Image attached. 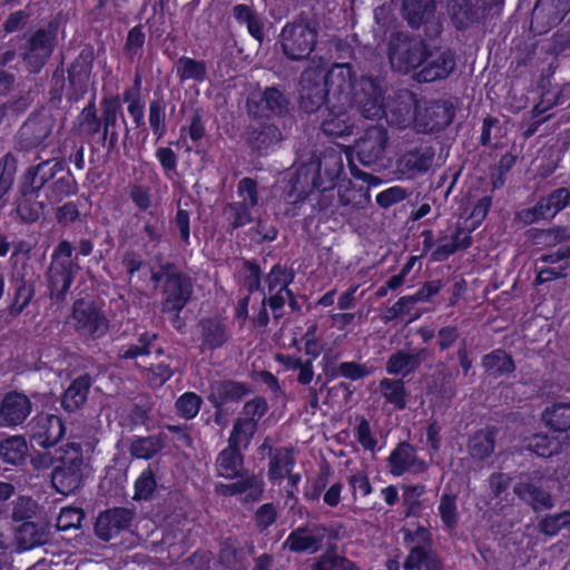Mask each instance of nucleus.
<instances>
[{
	"instance_id": "b1692460",
	"label": "nucleus",
	"mask_w": 570,
	"mask_h": 570,
	"mask_svg": "<svg viewBox=\"0 0 570 570\" xmlns=\"http://www.w3.org/2000/svg\"><path fill=\"white\" fill-rule=\"evenodd\" d=\"M131 514L126 509H114L101 513L96 521V532L104 539L109 540L118 530L127 527Z\"/></svg>"
},
{
	"instance_id": "69168bd1",
	"label": "nucleus",
	"mask_w": 570,
	"mask_h": 570,
	"mask_svg": "<svg viewBox=\"0 0 570 570\" xmlns=\"http://www.w3.org/2000/svg\"><path fill=\"white\" fill-rule=\"evenodd\" d=\"M262 110L281 112L284 105L283 95L276 88H267L261 99Z\"/></svg>"
},
{
	"instance_id": "39448f33",
	"label": "nucleus",
	"mask_w": 570,
	"mask_h": 570,
	"mask_svg": "<svg viewBox=\"0 0 570 570\" xmlns=\"http://www.w3.org/2000/svg\"><path fill=\"white\" fill-rule=\"evenodd\" d=\"M282 49L287 58L299 60L309 55L316 42V30L299 21L286 24L281 33Z\"/></svg>"
},
{
	"instance_id": "9b49d317",
	"label": "nucleus",
	"mask_w": 570,
	"mask_h": 570,
	"mask_svg": "<svg viewBox=\"0 0 570 570\" xmlns=\"http://www.w3.org/2000/svg\"><path fill=\"white\" fill-rule=\"evenodd\" d=\"M76 267L71 252H55L49 269L50 295L62 299L68 292Z\"/></svg>"
},
{
	"instance_id": "5701e85b",
	"label": "nucleus",
	"mask_w": 570,
	"mask_h": 570,
	"mask_svg": "<svg viewBox=\"0 0 570 570\" xmlns=\"http://www.w3.org/2000/svg\"><path fill=\"white\" fill-rule=\"evenodd\" d=\"M292 281V274L284 267L274 266L268 274L269 306L274 313L279 309L286 299L291 297L287 288Z\"/></svg>"
},
{
	"instance_id": "2eb2a0df",
	"label": "nucleus",
	"mask_w": 570,
	"mask_h": 570,
	"mask_svg": "<svg viewBox=\"0 0 570 570\" xmlns=\"http://www.w3.org/2000/svg\"><path fill=\"white\" fill-rule=\"evenodd\" d=\"M266 410L267 405L263 399L248 401L244 406V417H240L234 425L232 442L247 445L256 431L257 421L265 414Z\"/></svg>"
},
{
	"instance_id": "864d4df0",
	"label": "nucleus",
	"mask_w": 570,
	"mask_h": 570,
	"mask_svg": "<svg viewBox=\"0 0 570 570\" xmlns=\"http://www.w3.org/2000/svg\"><path fill=\"white\" fill-rule=\"evenodd\" d=\"M417 365V360L412 355L397 353L393 355L387 364V371L391 374H406Z\"/></svg>"
},
{
	"instance_id": "37998d69",
	"label": "nucleus",
	"mask_w": 570,
	"mask_h": 570,
	"mask_svg": "<svg viewBox=\"0 0 570 570\" xmlns=\"http://www.w3.org/2000/svg\"><path fill=\"white\" fill-rule=\"evenodd\" d=\"M483 364L490 375L498 376L513 370V362L511 357L503 351H494L487 355Z\"/></svg>"
},
{
	"instance_id": "412c9836",
	"label": "nucleus",
	"mask_w": 570,
	"mask_h": 570,
	"mask_svg": "<svg viewBox=\"0 0 570 570\" xmlns=\"http://www.w3.org/2000/svg\"><path fill=\"white\" fill-rule=\"evenodd\" d=\"M62 170V165L57 160H47L36 167H30L22 178L21 194L33 195L43 185Z\"/></svg>"
},
{
	"instance_id": "58836bf2",
	"label": "nucleus",
	"mask_w": 570,
	"mask_h": 570,
	"mask_svg": "<svg viewBox=\"0 0 570 570\" xmlns=\"http://www.w3.org/2000/svg\"><path fill=\"white\" fill-rule=\"evenodd\" d=\"M312 570H360L358 567L348 559L341 557L333 550H327L313 564Z\"/></svg>"
},
{
	"instance_id": "1a4fd4ad",
	"label": "nucleus",
	"mask_w": 570,
	"mask_h": 570,
	"mask_svg": "<svg viewBox=\"0 0 570 570\" xmlns=\"http://www.w3.org/2000/svg\"><path fill=\"white\" fill-rule=\"evenodd\" d=\"M327 77L324 78V71L321 68L306 69L301 79V107L306 112H314L326 101Z\"/></svg>"
},
{
	"instance_id": "338daca9",
	"label": "nucleus",
	"mask_w": 570,
	"mask_h": 570,
	"mask_svg": "<svg viewBox=\"0 0 570 570\" xmlns=\"http://www.w3.org/2000/svg\"><path fill=\"white\" fill-rule=\"evenodd\" d=\"M356 439L358 443L368 451L376 450V440L372 435V431L367 421L362 420L356 429Z\"/></svg>"
},
{
	"instance_id": "bf43d9fd",
	"label": "nucleus",
	"mask_w": 570,
	"mask_h": 570,
	"mask_svg": "<svg viewBox=\"0 0 570 570\" xmlns=\"http://www.w3.org/2000/svg\"><path fill=\"white\" fill-rule=\"evenodd\" d=\"M226 492L229 493H243L250 490L249 497H256L262 493L263 487L262 481L256 476H242V480L226 487Z\"/></svg>"
},
{
	"instance_id": "052dcab7",
	"label": "nucleus",
	"mask_w": 570,
	"mask_h": 570,
	"mask_svg": "<svg viewBox=\"0 0 570 570\" xmlns=\"http://www.w3.org/2000/svg\"><path fill=\"white\" fill-rule=\"evenodd\" d=\"M33 195L24 196L17 202L16 210L20 218L24 222H35L40 215V205L38 203H31Z\"/></svg>"
},
{
	"instance_id": "e2e57ef3",
	"label": "nucleus",
	"mask_w": 570,
	"mask_h": 570,
	"mask_svg": "<svg viewBox=\"0 0 570 570\" xmlns=\"http://www.w3.org/2000/svg\"><path fill=\"white\" fill-rule=\"evenodd\" d=\"M156 482L149 470L144 471L135 482V495L137 500L147 499L153 493Z\"/></svg>"
},
{
	"instance_id": "c756f323",
	"label": "nucleus",
	"mask_w": 570,
	"mask_h": 570,
	"mask_svg": "<svg viewBox=\"0 0 570 570\" xmlns=\"http://www.w3.org/2000/svg\"><path fill=\"white\" fill-rule=\"evenodd\" d=\"M47 530L45 525H38L32 521L23 522L17 531V542L21 550H29L46 541Z\"/></svg>"
},
{
	"instance_id": "473e14b6",
	"label": "nucleus",
	"mask_w": 570,
	"mask_h": 570,
	"mask_svg": "<svg viewBox=\"0 0 570 570\" xmlns=\"http://www.w3.org/2000/svg\"><path fill=\"white\" fill-rule=\"evenodd\" d=\"M90 382L87 376L76 379L66 390L62 397V406L67 411L79 409L86 401Z\"/></svg>"
},
{
	"instance_id": "c85d7f7f",
	"label": "nucleus",
	"mask_w": 570,
	"mask_h": 570,
	"mask_svg": "<svg viewBox=\"0 0 570 570\" xmlns=\"http://www.w3.org/2000/svg\"><path fill=\"white\" fill-rule=\"evenodd\" d=\"M229 446L220 452L217 458V472L220 476L233 479L237 476L242 469V458L239 449L245 444H234L229 439Z\"/></svg>"
},
{
	"instance_id": "9d476101",
	"label": "nucleus",
	"mask_w": 570,
	"mask_h": 570,
	"mask_svg": "<svg viewBox=\"0 0 570 570\" xmlns=\"http://www.w3.org/2000/svg\"><path fill=\"white\" fill-rule=\"evenodd\" d=\"M570 11V0H538L531 20V30L542 35L557 26Z\"/></svg>"
},
{
	"instance_id": "cd10ccee",
	"label": "nucleus",
	"mask_w": 570,
	"mask_h": 570,
	"mask_svg": "<svg viewBox=\"0 0 570 570\" xmlns=\"http://www.w3.org/2000/svg\"><path fill=\"white\" fill-rule=\"evenodd\" d=\"M432 163V155L419 150L410 151L403 155L396 165V170L401 177H413L419 173L429 169Z\"/></svg>"
},
{
	"instance_id": "c9c22d12",
	"label": "nucleus",
	"mask_w": 570,
	"mask_h": 570,
	"mask_svg": "<svg viewBox=\"0 0 570 570\" xmlns=\"http://www.w3.org/2000/svg\"><path fill=\"white\" fill-rule=\"evenodd\" d=\"M433 10V0H404V16L412 27H419Z\"/></svg>"
},
{
	"instance_id": "680f3d73",
	"label": "nucleus",
	"mask_w": 570,
	"mask_h": 570,
	"mask_svg": "<svg viewBox=\"0 0 570 570\" xmlns=\"http://www.w3.org/2000/svg\"><path fill=\"white\" fill-rule=\"evenodd\" d=\"M165 107L159 101H153L149 106V124L157 138L165 134Z\"/></svg>"
},
{
	"instance_id": "6e6d98bb",
	"label": "nucleus",
	"mask_w": 570,
	"mask_h": 570,
	"mask_svg": "<svg viewBox=\"0 0 570 570\" xmlns=\"http://www.w3.org/2000/svg\"><path fill=\"white\" fill-rule=\"evenodd\" d=\"M176 409L185 419H193L200 409V399L195 393H185L176 402Z\"/></svg>"
},
{
	"instance_id": "4d7b16f0",
	"label": "nucleus",
	"mask_w": 570,
	"mask_h": 570,
	"mask_svg": "<svg viewBox=\"0 0 570 570\" xmlns=\"http://www.w3.org/2000/svg\"><path fill=\"white\" fill-rule=\"evenodd\" d=\"M82 511L77 508H62L57 518V529L67 531L72 528H78L82 520Z\"/></svg>"
},
{
	"instance_id": "4c0bfd02",
	"label": "nucleus",
	"mask_w": 570,
	"mask_h": 570,
	"mask_svg": "<svg viewBox=\"0 0 570 570\" xmlns=\"http://www.w3.org/2000/svg\"><path fill=\"white\" fill-rule=\"evenodd\" d=\"M16 174V161L12 157L6 156L0 160V209L8 202V194L12 187Z\"/></svg>"
},
{
	"instance_id": "f257e3e1",
	"label": "nucleus",
	"mask_w": 570,
	"mask_h": 570,
	"mask_svg": "<svg viewBox=\"0 0 570 570\" xmlns=\"http://www.w3.org/2000/svg\"><path fill=\"white\" fill-rule=\"evenodd\" d=\"M328 107L322 122L325 135L341 138L353 132L355 122L348 114L354 104L358 106V98H364L362 79L353 80V71L348 63L333 66L327 72Z\"/></svg>"
},
{
	"instance_id": "49530a36",
	"label": "nucleus",
	"mask_w": 570,
	"mask_h": 570,
	"mask_svg": "<svg viewBox=\"0 0 570 570\" xmlns=\"http://www.w3.org/2000/svg\"><path fill=\"white\" fill-rule=\"evenodd\" d=\"M276 360L283 363L287 368L299 370L298 382L302 384H308L312 382L314 372L312 361L302 362L295 356L277 355Z\"/></svg>"
},
{
	"instance_id": "a211bd4d",
	"label": "nucleus",
	"mask_w": 570,
	"mask_h": 570,
	"mask_svg": "<svg viewBox=\"0 0 570 570\" xmlns=\"http://www.w3.org/2000/svg\"><path fill=\"white\" fill-rule=\"evenodd\" d=\"M63 434L61 420L51 414L38 415L32 422V440L42 448L53 445Z\"/></svg>"
},
{
	"instance_id": "f03ea898",
	"label": "nucleus",
	"mask_w": 570,
	"mask_h": 570,
	"mask_svg": "<svg viewBox=\"0 0 570 570\" xmlns=\"http://www.w3.org/2000/svg\"><path fill=\"white\" fill-rule=\"evenodd\" d=\"M362 92L364 98H358V109L364 117L380 119L385 116L387 121L397 126L415 124L419 102L412 92L402 91L385 106L382 97L383 81L373 78H362Z\"/></svg>"
},
{
	"instance_id": "0e129e2a",
	"label": "nucleus",
	"mask_w": 570,
	"mask_h": 570,
	"mask_svg": "<svg viewBox=\"0 0 570 570\" xmlns=\"http://www.w3.org/2000/svg\"><path fill=\"white\" fill-rule=\"evenodd\" d=\"M406 197V191L400 186L390 187L376 195V203L383 207L387 208Z\"/></svg>"
},
{
	"instance_id": "5fc2aeb1",
	"label": "nucleus",
	"mask_w": 570,
	"mask_h": 570,
	"mask_svg": "<svg viewBox=\"0 0 570 570\" xmlns=\"http://www.w3.org/2000/svg\"><path fill=\"white\" fill-rule=\"evenodd\" d=\"M79 130L86 135H95L100 129V120L92 105L83 108L78 119Z\"/></svg>"
},
{
	"instance_id": "7c9ffc66",
	"label": "nucleus",
	"mask_w": 570,
	"mask_h": 570,
	"mask_svg": "<svg viewBox=\"0 0 570 570\" xmlns=\"http://www.w3.org/2000/svg\"><path fill=\"white\" fill-rule=\"evenodd\" d=\"M321 537L315 530L297 529L292 532L285 541V546L295 552H314L320 548Z\"/></svg>"
},
{
	"instance_id": "7ed1b4c3",
	"label": "nucleus",
	"mask_w": 570,
	"mask_h": 570,
	"mask_svg": "<svg viewBox=\"0 0 570 570\" xmlns=\"http://www.w3.org/2000/svg\"><path fill=\"white\" fill-rule=\"evenodd\" d=\"M42 464H55L51 481L56 490L65 495L72 493L80 484L83 476L82 452L77 444H66L52 455L50 452L42 454Z\"/></svg>"
},
{
	"instance_id": "a19ab883",
	"label": "nucleus",
	"mask_w": 570,
	"mask_h": 570,
	"mask_svg": "<svg viewBox=\"0 0 570 570\" xmlns=\"http://www.w3.org/2000/svg\"><path fill=\"white\" fill-rule=\"evenodd\" d=\"M559 441L547 434H534L527 441V448L539 456H551L558 452Z\"/></svg>"
},
{
	"instance_id": "09e8293b",
	"label": "nucleus",
	"mask_w": 570,
	"mask_h": 570,
	"mask_svg": "<svg viewBox=\"0 0 570 570\" xmlns=\"http://www.w3.org/2000/svg\"><path fill=\"white\" fill-rule=\"evenodd\" d=\"M56 39V29L50 26L48 30H38L30 39L32 50H40L42 57H50Z\"/></svg>"
},
{
	"instance_id": "a18cd8bd",
	"label": "nucleus",
	"mask_w": 570,
	"mask_h": 570,
	"mask_svg": "<svg viewBox=\"0 0 570 570\" xmlns=\"http://www.w3.org/2000/svg\"><path fill=\"white\" fill-rule=\"evenodd\" d=\"M161 448L160 440L154 436L138 438L131 442L130 452L138 459H149Z\"/></svg>"
},
{
	"instance_id": "de8ad7c7",
	"label": "nucleus",
	"mask_w": 570,
	"mask_h": 570,
	"mask_svg": "<svg viewBox=\"0 0 570 570\" xmlns=\"http://www.w3.org/2000/svg\"><path fill=\"white\" fill-rule=\"evenodd\" d=\"M439 513L443 524L448 529L455 528L458 523L456 498L453 494L444 493L439 504Z\"/></svg>"
},
{
	"instance_id": "423d86ee",
	"label": "nucleus",
	"mask_w": 570,
	"mask_h": 570,
	"mask_svg": "<svg viewBox=\"0 0 570 570\" xmlns=\"http://www.w3.org/2000/svg\"><path fill=\"white\" fill-rule=\"evenodd\" d=\"M239 200L229 204L224 209V215L233 228L250 223L254 218L253 210L258 205L257 184L252 178H243L237 186Z\"/></svg>"
},
{
	"instance_id": "2f4dec72",
	"label": "nucleus",
	"mask_w": 570,
	"mask_h": 570,
	"mask_svg": "<svg viewBox=\"0 0 570 570\" xmlns=\"http://www.w3.org/2000/svg\"><path fill=\"white\" fill-rule=\"evenodd\" d=\"M176 73L181 81L203 82L207 78V66L203 60L181 57L176 62Z\"/></svg>"
},
{
	"instance_id": "e433bc0d",
	"label": "nucleus",
	"mask_w": 570,
	"mask_h": 570,
	"mask_svg": "<svg viewBox=\"0 0 570 570\" xmlns=\"http://www.w3.org/2000/svg\"><path fill=\"white\" fill-rule=\"evenodd\" d=\"M28 452L27 442L21 436H11L0 445V455L11 464L22 461Z\"/></svg>"
},
{
	"instance_id": "c03bdc74",
	"label": "nucleus",
	"mask_w": 570,
	"mask_h": 570,
	"mask_svg": "<svg viewBox=\"0 0 570 570\" xmlns=\"http://www.w3.org/2000/svg\"><path fill=\"white\" fill-rule=\"evenodd\" d=\"M543 419L548 425L556 430H567L570 428V404H556L547 409Z\"/></svg>"
},
{
	"instance_id": "3c124183",
	"label": "nucleus",
	"mask_w": 570,
	"mask_h": 570,
	"mask_svg": "<svg viewBox=\"0 0 570 570\" xmlns=\"http://www.w3.org/2000/svg\"><path fill=\"white\" fill-rule=\"evenodd\" d=\"M567 527H570V511L546 517L540 522V530L547 535H554Z\"/></svg>"
},
{
	"instance_id": "ddd939ff",
	"label": "nucleus",
	"mask_w": 570,
	"mask_h": 570,
	"mask_svg": "<svg viewBox=\"0 0 570 570\" xmlns=\"http://www.w3.org/2000/svg\"><path fill=\"white\" fill-rule=\"evenodd\" d=\"M453 119V110L446 102L419 101L416 106L415 126L424 132L440 130Z\"/></svg>"
},
{
	"instance_id": "393cba45",
	"label": "nucleus",
	"mask_w": 570,
	"mask_h": 570,
	"mask_svg": "<svg viewBox=\"0 0 570 570\" xmlns=\"http://www.w3.org/2000/svg\"><path fill=\"white\" fill-rule=\"evenodd\" d=\"M541 261L548 264V266L539 267L538 281L541 283L566 276L570 271V252H551L543 255Z\"/></svg>"
},
{
	"instance_id": "603ef678",
	"label": "nucleus",
	"mask_w": 570,
	"mask_h": 570,
	"mask_svg": "<svg viewBox=\"0 0 570 570\" xmlns=\"http://www.w3.org/2000/svg\"><path fill=\"white\" fill-rule=\"evenodd\" d=\"M535 243L547 247H554L570 239V234L562 228H551L535 233Z\"/></svg>"
},
{
	"instance_id": "8fccbe9b",
	"label": "nucleus",
	"mask_w": 570,
	"mask_h": 570,
	"mask_svg": "<svg viewBox=\"0 0 570 570\" xmlns=\"http://www.w3.org/2000/svg\"><path fill=\"white\" fill-rule=\"evenodd\" d=\"M381 390L384 397L397 409L405 406V392L400 381L383 380Z\"/></svg>"
},
{
	"instance_id": "4be33fe9",
	"label": "nucleus",
	"mask_w": 570,
	"mask_h": 570,
	"mask_svg": "<svg viewBox=\"0 0 570 570\" xmlns=\"http://www.w3.org/2000/svg\"><path fill=\"white\" fill-rule=\"evenodd\" d=\"M391 473L400 476L405 472L420 473L425 471L426 463L419 460L413 448L406 443L400 444L389 458Z\"/></svg>"
},
{
	"instance_id": "79ce46f5",
	"label": "nucleus",
	"mask_w": 570,
	"mask_h": 570,
	"mask_svg": "<svg viewBox=\"0 0 570 570\" xmlns=\"http://www.w3.org/2000/svg\"><path fill=\"white\" fill-rule=\"evenodd\" d=\"M448 10L460 29L465 28L473 19L471 0H449Z\"/></svg>"
},
{
	"instance_id": "6e6552de",
	"label": "nucleus",
	"mask_w": 570,
	"mask_h": 570,
	"mask_svg": "<svg viewBox=\"0 0 570 570\" xmlns=\"http://www.w3.org/2000/svg\"><path fill=\"white\" fill-rule=\"evenodd\" d=\"M70 324L83 336H102L108 324L97 305L89 299H78L73 304Z\"/></svg>"
},
{
	"instance_id": "0eeeda50",
	"label": "nucleus",
	"mask_w": 570,
	"mask_h": 570,
	"mask_svg": "<svg viewBox=\"0 0 570 570\" xmlns=\"http://www.w3.org/2000/svg\"><path fill=\"white\" fill-rule=\"evenodd\" d=\"M425 45L417 39L401 35L391 40L390 62L394 70L407 73L419 67L425 58Z\"/></svg>"
},
{
	"instance_id": "774afa93",
	"label": "nucleus",
	"mask_w": 570,
	"mask_h": 570,
	"mask_svg": "<svg viewBox=\"0 0 570 570\" xmlns=\"http://www.w3.org/2000/svg\"><path fill=\"white\" fill-rule=\"evenodd\" d=\"M348 484L353 494L356 495H367L371 493V484L365 473L357 472L350 476Z\"/></svg>"
},
{
	"instance_id": "ea45409f",
	"label": "nucleus",
	"mask_w": 570,
	"mask_h": 570,
	"mask_svg": "<svg viewBox=\"0 0 570 570\" xmlns=\"http://www.w3.org/2000/svg\"><path fill=\"white\" fill-rule=\"evenodd\" d=\"M494 438L491 431H480L469 442V451L472 456L483 459L492 453Z\"/></svg>"
},
{
	"instance_id": "13d9d810",
	"label": "nucleus",
	"mask_w": 570,
	"mask_h": 570,
	"mask_svg": "<svg viewBox=\"0 0 570 570\" xmlns=\"http://www.w3.org/2000/svg\"><path fill=\"white\" fill-rule=\"evenodd\" d=\"M200 327L204 335V341L207 345L217 346L223 343L225 332L223 325L219 322L206 321L202 323Z\"/></svg>"
},
{
	"instance_id": "72a5a7b5",
	"label": "nucleus",
	"mask_w": 570,
	"mask_h": 570,
	"mask_svg": "<svg viewBox=\"0 0 570 570\" xmlns=\"http://www.w3.org/2000/svg\"><path fill=\"white\" fill-rule=\"evenodd\" d=\"M245 389L235 382H216L210 387L209 400L216 407L243 396Z\"/></svg>"
},
{
	"instance_id": "4468645a",
	"label": "nucleus",
	"mask_w": 570,
	"mask_h": 570,
	"mask_svg": "<svg viewBox=\"0 0 570 570\" xmlns=\"http://www.w3.org/2000/svg\"><path fill=\"white\" fill-rule=\"evenodd\" d=\"M569 198V190L566 188H559L548 197L542 198L533 208L521 210L518 214V218L524 224H532L539 219L552 218L568 205Z\"/></svg>"
},
{
	"instance_id": "6ab92c4d",
	"label": "nucleus",
	"mask_w": 570,
	"mask_h": 570,
	"mask_svg": "<svg viewBox=\"0 0 570 570\" xmlns=\"http://www.w3.org/2000/svg\"><path fill=\"white\" fill-rule=\"evenodd\" d=\"M425 63L416 76L420 82H430L446 78L454 69V59L449 51H439L425 56Z\"/></svg>"
},
{
	"instance_id": "dca6fc26",
	"label": "nucleus",
	"mask_w": 570,
	"mask_h": 570,
	"mask_svg": "<svg viewBox=\"0 0 570 570\" xmlns=\"http://www.w3.org/2000/svg\"><path fill=\"white\" fill-rule=\"evenodd\" d=\"M387 135L382 127H372L357 141V155L362 164L371 165L379 160L386 147Z\"/></svg>"
},
{
	"instance_id": "f8f14e48",
	"label": "nucleus",
	"mask_w": 570,
	"mask_h": 570,
	"mask_svg": "<svg viewBox=\"0 0 570 570\" xmlns=\"http://www.w3.org/2000/svg\"><path fill=\"white\" fill-rule=\"evenodd\" d=\"M404 540L412 544L410 554L404 562L406 570H440L439 561L426 553L429 544V533L424 528H417L414 534L410 530H404Z\"/></svg>"
},
{
	"instance_id": "aec40b11",
	"label": "nucleus",
	"mask_w": 570,
	"mask_h": 570,
	"mask_svg": "<svg viewBox=\"0 0 570 570\" xmlns=\"http://www.w3.org/2000/svg\"><path fill=\"white\" fill-rule=\"evenodd\" d=\"M491 206V198L485 196L478 200L471 214L463 222L452 242V249H462L471 246L470 232L475 229L485 218Z\"/></svg>"
},
{
	"instance_id": "20e7f679",
	"label": "nucleus",
	"mask_w": 570,
	"mask_h": 570,
	"mask_svg": "<svg viewBox=\"0 0 570 570\" xmlns=\"http://www.w3.org/2000/svg\"><path fill=\"white\" fill-rule=\"evenodd\" d=\"M153 278L156 282L164 281L165 312L175 313L183 309L191 295V282L189 277L181 274L175 266L166 265L159 271H153Z\"/></svg>"
},
{
	"instance_id": "a878e982",
	"label": "nucleus",
	"mask_w": 570,
	"mask_h": 570,
	"mask_svg": "<svg viewBox=\"0 0 570 570\" xmlns=\"http://www.w3.org/2000/svg\"><path fill=\"white\" fill-rule=\"evenodd\" d=\"M293 453L287 449L277 450L269 463L268 476L273 482H277L288 476L292 487L299 481L298 474H291L294 468Z\"/></svg>"
},
{
	"instance_id": "f3484780",
	"label": "nucleus",
	"mask_w": 570,
	"mask_h": 570,
	"mask_svg": "<svg viewBox=\"0 0 570 570\" xmlns=\"http://www.w3.org/2000/svg\"><path fill=\"white\" fill-rule=\"evenodd\" d=\"M31 412L29 399L20 393H10L0 403V426H16Z\"/></svg>"
},
{
	"instance_id": "bb28decb",
	"label": "nucleus",
	"mask_w": 570,
	"mask_h": 570,
	"mask_svg": "<svg viewBox=\"0 0 570 570\" xmlns=\"http://www.w3.org/2000/svg\"><path fill=\"white\" fill-rule=\"evenodd\" d=\"M320 166L324 168V173H320L318 176L313 179L312 185L323 190L333 188L335 181L343 173L342 157L340 155L325 156L321 160Z\"/></svg>"
},
{
	"instance_id": "f704fd0d",
	"label": "nucleus",
	"mask_w": 570,
	"mask_h": 570,
	"mask_svg": "<svg viewBox=\"0 0 570 570\" xmlns=\"http://www.w3.org/2000/svg\"><path fill=\"white\" fill-rule=\"evenodd\" d=\"M518 497L530 503L534 509H547L552 507V499L549 493L540 490L528 482H520L514 488Z\"/></svg>"
}]
</instances>
